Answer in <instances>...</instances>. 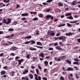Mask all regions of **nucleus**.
<instances>
[{"instance_id":"e433bc0d","label":"nucleus","mask_w":80,"mask_h":80,"mask_svg":"<svg viewBox=\"0 0 80 80\" xmlns=\"http://www.w3.org/2000/svg\"><path fill=\"white\" fill-rule=\"evenodd\" d=\"M66 62H67V63H70V64H71V61H70V60H66Z\"/></svg>"},{"instance_id":"13d9d810","label":"nucleus","mask_w":80,"mask_h":80,"mask_svg":"<svg viewBox=\"0 0 80 80\" xmlns=\"http://www.w3.org/2000/svg\"><path fill=\"white\" fill-rule=\"evenodd\" d=\"M38 67L40 70H42V68H41V66H40L39 65H38Z\"/></svg>"},{"instance_id":"680f3d73","label":"nucleus","mask_w":80,"mask_h":80,"mask_svg":"<svg viewBox=\"0 0 80 80\" xmlns=\"http://www.w3.org/2000/svg\"><path fill=\"white\" fill-rule=\"evenodd\" d=\"M79 47L78 46H76L74 47V49H77Z\"/></svg>"},{"instance_id":"f8f14e48","label":"nucleus","mask_w":80,"mask_h":80,"mask_svg":"<svg viewBox=\"0 0 80 80\" xmlns=\"http://www.w3.org/2000/svg\"><path fill=\"white\" fill-rule=\"evenodd\" d=\"M21 15L22 17H27L28 15V13H22Z\"/></svg>"},{"instance_id":"20e7f679","label":"nucleus","mask_w":80,"mask_h":80,"mask_svg":"<svg viewBox=\"0 0 80 80\" xmlns=\"http://www.w3.org/2000/svg\"><path fill=\"white\" fill-rule=\"evenodd\" d=\"M24 61V59H23L22 58L21 59H19L18 60V65H21L22 64V62H23Z\"/></svg>"},{"instance_id":"c85d7f7f","label":"nucleus","mask_w":80,"mask_h":80,"mask_svg":"<svg viewBox=\"0 0 80 80\" xmlns=\"http://www.w3.org/2000/svg\"><path fill=\"white\" fill-rule=\"evenodd\" d=\"M38 20V18H34L32 20H33V21H36V20Z\"/></svg>"},{"instance_id":"c9c22d12","label":"nucleus","mask_w":80,"mask_h":80,"mask_svg":"<svg viewBox=\"0 0 80 80\" xmlns=\"http://www.w3.org/2000/svg\"><path fill=\"white\" fill-rule=\"evenodd\" d=\"M37 48H40V49H42L43 48V47H40V46H36Z\"/></svg>"},{"instance_id":"4c0bfd02","label":"nucleus","mask_w":80,"mask_h":80,"mask_svg":"<svg viewBox=\"0 0 80 80\" xmlns=\"http://www.w3.org/2000/svg\"><path fill=\"white\" fill-rule=\"evenodd\" d=\"M30 50H37V49L34 48H33V49L32 48H30Z\"/></svg>"},{"instance_id":"9b49d317","label":"nucleus","mask_w":80,"mask_h":80,"mask_svg":"<svg viewBox=\"0 0 80 80\" xmlns=\"http://www.w3.org/2000/svg\"><path fill=\"white\" fill-rule=\"evenodd\" d=\"M39 56L41 57H42V58H44V53L42 52V53L39 54Z\"/></svg>"},{"instance_id":"6e6d98bb","label":"nucleus","mask_w":80,"mask_h":80,"mask_svg":"<svg viewBox=\"0 0 80 80\" xmlns=\"http://www.w3.org/2000/svg\"><path fill=\"white\" fill-rule=\"evenodd\" d=\"M30 54H28L27 56V58H30V57H30Z\"/></svg>"},{"instance_id":"7c9ffc66","label":"nucleus","mask_w":80,"mask_h":80,"mask_svg":"<svg viewBox=\"0 0 80 80\" xmlns=\"http://www.w3.org/2000/svg\"><path fill=\"white\" fill-rule=\"evenodd\" d=\"M66 58V57L65 56H63L61 57L62 60H64V59H65Z\"/></svg>"},{"instance_id":"5fc2aeb1","label":"nucleus","mask_w":80,"mask_h":80,"mask_svg":"<svg viewBox=\"0 0 80 80\" xmlns=\"http://www.w3.org/2000/svg\"><path fill=\"white\" fill-rule=\"evenodd\" d=\"M25 19H26V18H25V17H24V18H22L21 19V20H25Z\"/></svg>"},{"instance_id":"aec40b11","label":"nucleus","mask_w":80,"mask_h":80,"mask_svg":"<svg viewBox=\"0 0 80 80\" xmlns=\"http://www.w3.org/2000/svg\"><path fill=\"white\" fill-rule=\"evenodd\" d=\"M44 64H45V66L47 67V66H48V62H47V61H45L44 62Z\"/></svg>"},{"instance_id":"f704fd0d","label":"nucleus","mask_w":80,"mask_h":80,"mask_svg":"<svg viewBox=\"0 0 80 80\" xmlns=\"http://www.w3.org/2000/svg\"><path fill=\"white\" fill-rule=\"evenodd\" d=\"M73 64L74 65H79V64L78 62H74L73 63Z\"/></svg>"},{"instance_id":"4be33fe9","label":"nucleus","mask_w":80,"mask_h":80,"mask_svg":"<svg viewBox=\"0 0 80 80\" xmlns=\"http://www.w3.org/2000/svg\"><path fill=\"white\" fill-rule=\"evenodd\" d=\"M30 42H31L30 43L32 45V44H35V41H34L33 40H31L30 41Z\"/></svg>"},{"instance_id":"9d476101","label":"nucleus","mask_w":80,"mask_h":80,"mask_svg":"<svg viewBox=\"0 0 80 80\" xmlns=\"http://www.w3.org/2000/svg\"><path fill=\"white\" fill-rule=\"evenodd\" d=\"M55 48L57 50H62V48L59 46H57L55 47Z\"/></svg>"},{"instance_id":"2eb2a0df","label":"nucleus","mask_w":80,"mask_h":80,"mask_svg":"<svg viewBox=\"0 0 80 80\" xmlns=\"http://www.w3.org/2000/svg\"><path fill=\"white\" fill-rule=\"evenodd\" d=\"M29 76L30 79H33V75L32 74H30L29 75Z\"/></svg>"},{"instance_id":"ddd939ff","label":"nucleus","mask_w":80,"mask_h":80,"mask_svg":"<svg viewBox=\"0 0 80 80\" xmlns=\"http://www.w3.org/2000/svg\"><path fill=\"white\" fill-rule=\"evenodd\" d=\"M76 2V1H74L71 3V5H77V4L75 3Z\"/></svg>"},{"instance_id":"1a4fd4ad","label":"nucleus","mask_w":80,"mask_h":80,"mask_svg":"<svg viewBox=\"0 0 80 80\" xmlns=\"http://www.w3.org/2000/svg\"><path fill=\"white\" fill-rule=\"evenodd\" d=\"M73 71V68H72L71 67L68 68L66 70V71Z\"/></svg>"},{"instance_id":"37998d69","label":"nucleus","mask_w":80,"mask_h":80,"mask_svg":"<svg viewBox=\"0 0 80 80\" xmlns=\"http://www.w3.org/2000/svg\"><path fill=\"white\" fill-rule=\"evenodd\" d=\"M52 0H48L46 2L47 3H49L50 2H52Z\"/></svg>"},{"instance_id":"8fccbe9b","label":"nucleus","mask_w":80,"mask_h":80,"mask_svg":"<svg viewBox=\"0 0 80 80\" xmlns=\"http://www.w3.org/2000/svg\"><path fill=\"white\" fill-rule=\"evenodd\" d=\"M51 9H47L46 11V12H50V11Z\"/></svg>"},{"instance_id":"a878e982","label":"nucleus","mask_w":80,"mask_h":80,"mask_svg":"<svg viewBox=\"0 0 80 80\" xmlns=\"http://www.w3.org/2000/svg\"><path fill=\"white\" fill-rule=\"evenodd\" d=\"M72 35V32L67 33V34H66L67 36H70V35Z\"/></svg>"},{"instance_id":"49530a36","label":"nucleus","mask_w":80,"mask_h":80,"mask_svg":"<svg viewBox=\"0 0 80 80\" xmlns=\"http://www.w3.org/2000/svg\"><path fill=\"white\" fill-rule=\"evenodd\" d=\"M13 29L12 28H10L8 29V31L9 32H11V31H13Z\"/></svg>"},{"instance_id":"7ed1b4c3","label":"nucleus","mask_w":80,"mask_h":80,"mask_svg":"<svg viewBox=\"0 0 80 80\" xmlns=\"http://www.w3.org/2000/svg\"><path fill=\"white\" fill-rule=\"evenodd\" d=\"M24 61V59H23L22 58L21 59H19L18 60V65H21L22 64V62H23Z\"/></svg>"},{"instance_id":"0e129e2a","label":"nucleus","mask_w":80,"mask_h":80,"mask_svg":"<svg viewBox=\"0 0 80 80\" xmlns=\"http://www.w3.org/2000/svg\"><path fill=\"white\" fill-rule=\"evenodd\" d=\"M10 45V44H8V43H5L4 44V45L5 46H6V45Z\"/></svg>"},{"instance_id":"ea45409f","label":"nucleus","mask_w":80,"mask_h":80,"mask_svg":"<svg viewBox=\"0 0 80 80\" xmlns=\"http://www.w3.org/2000/svg\"><path fill=\"white\" fill-rule=\"evenodd\" d=\"M36 73L38 75L39 72V70H38V69H36Z\"/></svg>"},{"instance_id":"3c124183","label":"nucleus","mask_w":80,"mask_h":80,"mask_svg":"<svg viewBox=\"0 0 80 80\" xmlns=\"http://www.w3.org/2000/svg\"><path fill=\"white\" fill-rule=\"evenodd\" d=\"M19 57L18 56H17L16 57H15V60H18L19 59Z\"/></svg>"},{"instance_id":"f3484780","label":"nucleus","mask_w":80,"mask_h":80,"mask_svg":"<svg viewBox=\"0 0 80 80\" xmlns=\"http://www.w3.org/2000/svg\"><path fill=\"white\" fill-rule=\"evenodd\" d=\"M8 22L7 23V25H8V24H9V23H10L11 21V19H8Z\"/></svg>"},{"instance_id":"393cba45","label":"nucleus","mask_w":80,"mask_h":80,"mask_svg":"<svg viewBox=\"0 0 80 80\" xmlns=\"http://www.w3.org/2000/svg\"><path fill=\"white\" fill-rule=\"evenodd\" d=\"M67 18H68V19H69L70 20H73V17H72V16L68 17Z\"/></svg>"},{"instance_id":"603ef678","label":"nucleus","mask_w":80,"mask_h":80,"mask_svg":"<svg viewBox=\"0 0 80 80\" xmlns=\"http://www.w3.org/2000/svg\"><path fill=\"white\" fill-rule=\"evenodd\" d=\"M63 38V36H60L59 38V40H62V38Z\"/></svg>"},{"instance_id":"69168bd1","label":"nucleus","mask_w":80,"mask_h":80,"mask_svg":"<svg viewBox=\"0 0 80 80\" xmlns=\"http://www.w3.org/2000/svg\"><path fill=\"white\" fill-rule=\"evenodd\" d=\"M4 54V53H2L1 54H0V57H2V56H3V54Z\"/></svg>"},{"instance_id":"09e8293b","label":"nucleus","mask_w":80,"mask_h":80,"mask_svg":"<svg viewBox=\"0 0 80 80\" xmlns=\"http://www.w3.org/2000/svg\"><path fill=\"white\" fill-rule=\"evenodd\" d=\"M76 78L77 79H78V74H76Z\"/></svg>"},{"instance_id":"4d7b16f0","label":"nucleus","mask_w":80,"mask_h":80,"mask_svg":"<svg viewBox=\"0 0 80 80\" xmlns=\"http://www.w3.org/2000/svg\"><path fill=\"white\" fill-rule=\"evenodd\" d=\"M43 5H48V3H47L46 2L42 3Z\"/></svg>"},{"instance_id":"473e14b6","label":"nucleus","mask_w":80,"mask_h":80,"mask_svg":"<svg viewBox=\"0 0 80 80\" xmlns=\"http://www.w3.org/2000/svg\"><path fill=\"white\" fill-rule=\"evenodd\" d=\"M77 22H78V21L76 20L75 21H73V22H70V23H77Z\"/></svg>"},{"instance_id":"de8ad7c7","label":"nucleus","mask_w":80,"mask_h":80,"mask_svg":"<svg viewBox=\"0 0 80 80\" xmlns=\"http://www.w3.org/2000/svg\"><path fill=\"white\" fill-rule=\"evenodd\" d=\"M58 38H59V37H54L55 40H58Z\"/></svg>"},{"instance_id":"6e6552de","label":"nucleus","mask_w":80,"mask_h":80,"mask_svg":"<svg viewBox=\"0 0 80 80\" xmlns=\"http://www.w3.org/2000/svg\"><path fill=\"white\" fill-rule=\"evenodd\" d=\"M29 79L28 78V76H26L25 77H22V80H28Z\"/></svg>"},{"instance_id":"39448f33","label":"nucleus","mask_w":80,"mask_h":80,"mask_svg":"<svg viewBox=\"0 0 80 80\" xmlns=\"http://www.w3.org/2000/svg\"><path fill=\"white\" fill-rule=\"evenodd\" d=\"M24 61V59H23L22 58L21 59H19L18 60V65H21L22 64V62H23Z\"/></svg>"},{"instance_id":"c756f323","label":"nucleus","mask_w":80,"mask_h":80,"mask_svg":"<svg viewBox=\"0 0 80 80\" xmlns=\"http://www.w3.org/2000/svg\"><path fill=\"white\" fill-rule=\"evenodd\" d=\"M74 61H75V62H78L79 61V59L77 58H74Z\"/></svg>"},{"instance_id":"052dcab7","label":"nucleus","mask_w":80,"mask_h":80,"mask_svg":"<svg viewBox=\"0 0 80 80\" xmlns=\"http://www.w3.org/2000/svg\"><path fill=\"white\" fill-rule=\"evenodd\" d=\"M32 60L34 62H35V57H34L32 58Z\"/></svg>"},{"instance_id":"774afa93","label":"nucleus","mask_w":80,"mask_h":80,"mask_svg":"<svg viewBox=\"0 0 80 80\" xmlns=\"http://www.w3.org/2000/svg\"><path fill=\"white\" fill-rule=\"evenodd\" d=\"M39 33L38 32V31H36V35H39Z\"/></svg>"},{"instance_id":"5701e85b","label":"nucleus","mask_w":80,"mask_h":80,"mask_svg":"<svg viewBox=\"0 0 80 80\" xmlns=\"http://www.w3.org/2000/svg\"><path fill=\"white\" fill-rule=\"evenodd\" d=\"M66 40V37H62V41L63 42H64Z\"/></svg>"},{"instance_id":"bf43d9fd","label":"nucleus","mask_w":80,"mask_h":80,"mask_svg":"<svg viewBox=\"0 0 80 80\" xmlns=\"http://www.w3.org/2000/svg\"><path fill=\"white\" fill-rule=\"evenodd\" d=\"M12 55L13 56H15V54L13 53H11L10 55Z\"/></svg>"},{"instance_id":"f03ea898","label":"nucleus","mask_w":80,"mask_h":80,"mask_svg":"<svg viewBox=\"0 0 80 80\" xmlns=\"http://www.w3.org/2000/svg\"><path fill=\"white\" fill-rule=\"evenodd\" d=\"M35 76V80H42V78H41V77L40 76H38V75H37V74L35 73L34 74Z\"/></svg>"},{"instance_id":"a211bd4d","label":"nucleus","mask_w":80,"mask_h":80,"mask_svg":"<svg viewBox=\"0 0 80 80\" xmlns=\"http://www.w3.org/2000/svg\"><path fill=\"white\" fill-rule=\"evenodd\" d=\"M36 44H37L38 45H40V46H42V44L40 42H37Z\"/></svg>"},{"instance_id":"79ce46f5","label":"nucleus","mask_w":80,"mask_h":80,"mask_svg":"<svg viewBox=\"0 0 80 80\" xmlns=\"http://www.w3.org/2000/svg\"><path fill=\"white\" fill-rule=\"evenodd\" d=\"M57 45H58V44L57 42L55 43L54 44V46H57Z\"/></svg>"},{"instance_id":"338daca9","label":"nucleus","mask_w":80,"mask_h":80,"mask_svg":"<svg viewBox=\"0 0 80 80\" xmlns=\"http://www.w3.org/2000/svg\"><path fill=\"white\" fill-rule=\"evenodd\" d=\"M56 36L57 37H58V36H60V33H58L56 34Z\"/></svg>"},{"instance_id":"864d4df0","label":"nucleus","mask_w":80,"mask_h":80,"mask_svg":"<svg viewBox=\"0 0 80 80\" xmlns=\"http://www.w3.org/2000/svg\"><path fill=\"white\" fill-rule=\"evenodd\" d=\"M43 80H47V78L45 77H43L42 78Z\"/></svg>"},{"instance_id":"72a5a7b5","label":"nucleus","mask_w":80,"mask_h":80,"mask_svg":"<svg viewBox=\"0 0 80 80\" xmlns=\"http://www.w3.org/2000/svg\"><path fill=\"white\" fill-rule=\"evenodd\" d=\"M52 17V16L51 15H47L46 17V19H48L49 18H51Z\"/></svg>"},{"instance_id":"f257e3e1","label":"nucleus","mask_w":80,"mask_h":80,"mask_svg":"<svg viewBox=\"0 0 80 80\" xmlns=\"http://www.w3.org/2000/svg\"><path fill=\"white\" fill-rule=\"evenodd\" d=\"M53 31L49 30L48 32V35H49L51 36H54L55 35V32H53Z\"/></svg>"},{"instance_id":"a19ab883","label":"nucleus","mask_w":80,"mask_h":80,"mask_svg":"<svg viewBox=\"0 0 80 80\" xmlns=\"http://www.w3.org/2000/svg\"><path fill=\"white\" fill-rule=\"evenodd\" d=\"M59 79L60 80H64V78H63V77L62 76H61L60 78H59Z\"/></svg>"},{"instance_id":"e2e57ef3","label":"nucleus","mask_w":80,"mask_h":80,"mask_svg":"<svg viewBox=\"0 0 80 80\" xmlns=\"http://www.w3.org/2000/svg\"><path fill=\"white\" fill-rule=\"evenodd\" d=\"M77 42H78V43H80V38L77 39Z\"/></svg>"},{"instance_id":"423d86ee","label":"nucleus","mask_w":80,"mask_h":80,"mask_svg":"<svg viewBox=\"0 0 80 80\" xmlns=\"http://www.w3.org/2000/svg\"><path fill=\"white\" fill-rule=\"evenodd\" d=\"M23 75H25L26 74V73H28V69H25L24 71L23 72Z\"/></svg>"},{"instance_id":"2f4dec72","label":"nucleus","mask_w":80,"mask_h":80,"mask_svg":"<svg viewBox=\"0 0 80 80\" xmlns=\"http://www.w3.org/2000/svg\"><path fill=\"white\" fill-rule=\"evenodd\" d=\"M38 16L40 18H42L43 17V14H38Z\"/></svg>"},{"instance_id":"6ab92c4d","label":"nucleus","mask_w":80,"mask_h":80,"mask_svg":"<svg viewBox=\"0 0 80 80\" xmlns=\"http://www.w3.org/2000/svg\"><path fill=\"white\" fill-rule=\"evenodd\" d=\"M14 73H15V71H13L10 73V75L11 76H14Z\"/></svg>"},{"instance_id":"bb28decb","label":"nucleus","mask_w":80,"mask_h":80,"mask_svg":"<svg viewBox=\"0 0 80 80\" xmlns=\"http://www.w3.org/2000/svg\"><path fill=\"white\" fill-rule=\"evenodd\" d=\"M72 15V14L70 13H68L67 14H66L65 15V16H66L67 17H68V16H71Z\"/></svg>"},{"instance_id":"58836bf2","label":"nucleus","mask_w":80,"mask_h":80,"mask_svg":"<svg viewBox=\"0 0 80 80\" xmlns=\"http://www.w3.org/2000/svg\"><path fill=\"white\" fill-rule=\"evenodd\" d=\"M30 43V41L26 42H25L24 43V44H28V43Z\"/></svg>"},{"instance_id":"0eeeda50","label":"nucleus","mask_w":80,"mask_h":80,"mask_svg":"<svg viewBox=\"0 0 80 80\" xmlns=\"http://www.w3.org/2000/svg\"><path fill=\"white\" fill-rule=\"evenodd\" d=\"M10 50H12V51H15L17 50V47H15L14 46L12 47L11 48H10Z\"/></svg>"},{"instance_id":"b1692460","label":"nucleus","mask_w":80,"mask_h":80,"mask_svg":"<svg viewBox=\"0 0 80 80\" xmlns=\"http://www.w3.org/2000/svg\"><path fill=\"white\" fill-rule=\"evenodd\" d=\"M6 21H7V20H6V19H5L4 18L2 20V23H6V24H7V22H6Z\"/></svg>"},{"instance_id":"cd10ccee","label":"nucleus","mask_w":80,"mask_h":80,"mask_svg":"<svg viewBox=\"0 0 80 80\" xmlns=\"http://www.w3.org/2000/svg\"><path fill=\"white\" fill-rule=\"evenodd\" d=\"M67 25H68V27H73V26L72 25H71V24H70V23H67Z\"/></svg>"},{"instance_id":"a18cd8bd","label":"nucleus","mask_w":80,"mask_h":80,"mask_svg":"<svg viewBox=\"0 0 80 80\" xmlns=\"http://www.w3.org/2000/svg\"><path fill=\"white\" fill-rule=\"evenodd\" d=\"M74 68H75L76 70H78V68L77 67H73Z\"/></svg>"},{"instance_id":"4468645a","label":"nucleus","mask_w":80,"mask_h":80,"mask_svg":"<svg viewBox=\"0 0 80 80\" xmlns=\"http://www.w3.org/2000/svg\"><path fill=\"white\" fill-rule=\"evenodd\" d=\"M32 38V36L31 35H29L28 37H26L24 38V39H30Z\"/></svg>"},{"instance_id":"412c9836","label":"nucleus","mask_w":80,"mask_h":80,"mask_svg":"<svg viewBox=\"0 0 80 80\" xmlns=\"http://www.w3.org/2000/svg\"><path fill=\"white\" fill-rule=\"evenodd\" d=\"M5 73H6V72L5 71H2L1 72V75H5Z\"/></svg>"},{"instance_id":"c03bdc74","label":"nucleus","mask_w":80,"mask_h":80,"mask_svg":"<svg viewBox=\"0 0 80 80\" xmlns=\"http://www.w3.org/2000/svg\"><path fill=\"white\" fill-rule=\"evenodd\" d=\"M48 50H53V48H50L48 49Z\"/></svg>"},{"instance_id":"dca6fc26","label":"nucleus","mask_w":80,"mask_h":80,"mask_svg":"<svg viewBox=\"0 0 80 80\" xmlns=\"http://www.w3.org/2000/svg\"><path fill=\"white\" fill-rule=\"evenodd\" d=\"M58 4L59 7H62L63 5V3H62V2H58Z\"/></svg>"}]
</instances>
